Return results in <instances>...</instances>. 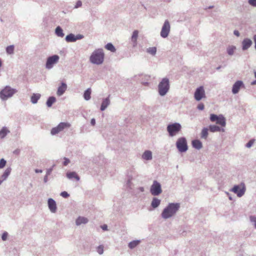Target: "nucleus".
<instances>
[{
	"mask_svg": "<svg viewBox=\"0 0 256 256\" xmlns=\"http://www.w3.org/2000/svg\"><path fill=\"white\" fill-rule=\"evenodd\" d=\"M182 129L181 125L178 123L170 124L167 126V130L170 136H174L177 134Z\"/></svg>",
	"mask_w": 256,
	"mask_h": 256,
	"instance_id": "5",
	"label": "nucleus"
},
{
	"mask_svg": "<svg viewBox=\"0 0 256 256\" xmlns=\"http://www.w3.org/2000/svg\"><path fill=\"white\" fill-rule=\"evenodd\" d=\"M97 252L99 254H102L104 252V246H98L97 248Z\"/></svg>",
	"mask_w": 256,
	"mask_h": 256,
	"instance_id": "39",
	"label": "nucleus"
},
{
	"mask_svg": "<svg viewBox=\"0 0 256 256\" xmlns=\"http://www.w3.org/2000/svg\"><path fill=\"white\" fill-rule=\"evenodd\" d=\"M59 60V56L57 55H54L49 57L46 61V68H51L53 65L58 62Z\"/></svg>",
	"mask_w": 256,
	"mask_h": 256,
	"instance_id": "12",
	"label": "nucleus"
},
{
	"mask_svg": "<svg viewBox=\"0 0 256 256\" xmlns=\"http://www.w3.org/2000/svg\"><path fill=\"white\" fill-rule=\"evenodd\" d=\"M139 243L140 241L138 240H134L129 243L128 246L130 248H133L136 247Z\"/></svg>",
	"mask_w": 256,
	"mask_h": 256,
	"instance_id": "36",
	"label": "nucleus"
},
{
	"mask_svg": "<svg viewBox=\"0 0 256 256\" xmlns=\"http://www.w3.org/2000/svg\"><path fill=\"white\" fill-rule=\"evenodd\" d=\"M16 92L17 90L16 89L6 86L0 92V98L2 100H6L12 97Z\"/></svg>",
	"mask_w": 256,
	"mask_h": 256,
	"instance_id": "3",
	"label": "nucleus"
},
{
	"mask_svg": "<svg viewBox=\"0 0 256 256\" xmlns=\"http://www.w3.org/2000/svg\"><path fill=\"white\" fill-rule=\"evenodd\" d=\"M4 180H2V178H1L0 179V185L2 183V182L4 181Z\"/></svg>",
	"mask_w": 256,
	"mask_h": 256,
	"instance_id": "54",
	"label": "nucleus"
},
{
	"mask_svg": "<svg viewBox=\"0 0 256 256\" xmlns=\"http://www.w3.org/2000/svg\"><path fill=\"white\" fill-rule=\"evenodd\" d=\"M104 53L102 50L98 49L94 50L90 56V60L92 63L96 64H102L104 60Z\"/></svg>",
	"mask_w": 256,
	"mask_h": 256,
	"instance_id": "2",
	"label": "nucleus"
},
{
	"mask_svg": "<svg viewBox=\"0 0 256 256\" xmlns=\"http://www.w3.org/2000/svg\"><path fill=\"white\" fill-rule=\"evenodd\" d=\"M49 208L52 212H54L56 209V206L55 201L52 198H50L48 200Z\"/></svg>",
	"mask_w": 256,
	"mask_h": 256,
	"instance_id": "16",
	"label": "nucleus"
},
{
	"mask_svg": "<svg viewBox=\"0 0 256 256\" xmlns=\"http://www.w3.org/2000/svg\"><path fill=\"white\" fill-rule=\"evenodd\" d=\"M56 99L54 96H50V97L47 102H46V105L48 107H50L52 104L56 102Z\"/></svg>",
	"mask_w": 256,
	"mask_h": 256,
	"instance_id": "28",
	"label": "nucleus"
},
{
	"mask_svg": "<svg viewBox=\"0 0 256 256\" xmlns=\"http://www.w3.org/2000/svg\"><path fill=\"white\" fill-rule=\"evenodd\" d=\"M160 184L156 181H154L150 188V192L153 196H158L162 192Z\"/></svg>",
	"mask_w": 256,
	"mask_h": 256,
	"instance_id": "10",
	"label": "nucleus"
},
{
	"mask_svg": "<svg viewBox=\"0 0 256 256\" xmlns=\"http://www.w3.org/2000/svg\"><path fill=\"white\" fill-rule=\"evenodd\" d=\"M194 97L197 101H200L202 98H206L205 91L202 86H200L196 88L194 94Z\"/></svg>",
	"mask_w": 256,
	"mask_h": 256,
	"instance_id": "9",
	"label": "nucleus"
},
{
	"mask_svg": "<svg viewBox=\"0 0 256 256\" xmlns=\"http://www.w3.org/2000/svg\"><path fill=\"white\" fill-rule=\"evenodd\" d=\"M170 88L169 80L166 78H163L158 84V92L160 96L165 95Z\"/></svg>",
	"mask_w": 256,
	"mask_h": 256,
	"instance_id": "4",
	"label": "nucleus"
},
{
	"mask_svg": "<svg viewBox=\"0 0 256 256\" xmlns=\"http://www.w3.org/2000/svg\"><path fill=\"white\" fill-rule=\"evenodd\" d=\"M176 145L180 152H184L188 150L187 142L184 138H179L176 142Z\"/></svg>",
	"mask_w": 256,
	"mask_h": 256,
	"instance_id": "8",
	"label": "nucleus"
},
{
	"mask_svg": "<svg viewBox=\"0 0 256 256\" xmlns=\"http://www.w3.org/2000/svg\"><path fill=\"white\" fill-rule=\"evenodd\" d=\"M236 49V48L234 46H229L227 48V52L229 55H232Z\"/></svg>",
	"mask_w": 256,
	"mask_h": 256,
	"instance_id": "34",
	"label": "nucleus"
},
{
	"mask_svg": "<svg viewBox=\"0 0 256 256\" xmlns=\"http://www.w3.org/2000/svg\"><path fill=\"white\" fill-rule=\"evenodd\" d=\"M8 236V234L6 232H4L3 233L2 236V238L3 240H6L7 239Z\"/></svg>",
	"mask_w": 256,
	"mask_h": 256,
	"instance_id": "43",
	"label": "nucleus"
},
{
	"mask_svg": "<svg viewBox=\"0 0 256 256\" xmlns=\"http://www.w3.org/2000/svg\"><path fill=\"white\" fill-rule=\"evenodd\" d=\"M6 52L8 54H12L14 53V46H10L6 48Z\"/></svg>",
	"mask_w": 256,
	"mask_h": 256,
	"instance_id": "37",
	"label": "nucleus"
},
{
	"mask_svg": "<svg viewBox=\"0 0 256 256\" xmlns=\"http://www.w3.org/2000/svg\"><path fill=\"white\" fill-rule=\"evenodd\" d=\"M56 34L60 37H63L64 36V34L63 33V30L60 26H58L56 29Z\"/></svg>",
	"mask_w": 256,
	"mask_h": 256,
	"instance_id": "30",
	"label": "nucleus"
},
{
	"mask_svg": "<svg viewBox=\"0 0 256 256\" xmlns=\"http://www.w3.org/2000/svg\"><path fill=\"white\" fill-rule=\"evenodd\" d=\"M170 26L168 20H165L160 32V36L164 38H166L170 32Z\"/></svg>",
	"mask_w": 256,
	"mask_h": 256,
	"instance_id": "11",
	"label": "nucleus"
},
{
	"mask_svg": "<svg viewBox=\"0 0 256 256\" xmlns=\"http://www.w3.org/2000/svg\"><path fill=\"white\" fill-rule=\"evenodd\" d=\"M67 88V86L64 83H62V85L60 86L58 88L57 91V94L59 96H62L66 90Z\"/></svg>",
	"mask_w": 256,
	"mask_h": 256,
	"instance_id": "17",
	"label": "nucleus"
},
{
	"mask_svg": "<svg viewBox=\"0 0 256 256\" xmlns=\"http://www.w3.org/2000/svg\"><path fill=\"white\" fill-rule=\"evenodd\" d=\"M160 200L159 199L154 198L152 202L151 206L153 208H156L160 204Z\"/></svg>",
	"mask_w": 256,
	"mask_h": 256,
	"instance_id": "23",
	"label": "nucleus"
},
{
	"mask_svg": "<svg viewBox=\"0 0 256 256\" xmlns=\"http://www.w3.org/2000/svg\"><path fill=\"white\" fill-rule=\"evenodd\" d=\"M110 104V100L108 98H106L104 100L102 104L100 110H104Z\"/></svg>",
	"mask_w": 256,
	"mask_h": 256,
	"instance_id": "25",
	"label": "nucleus"
},
{
	"mask_svg": "<svg viewBox=\"0 0 256 256\" xmlns=\"http://www.w3.org/2000/svg\"><path fill=\"white\" fill-rule=\"evenodd\" d=\"M253 39H254V42L255 43V48L256 50V34H255L254 36Z\"/></svg>",
	"mask_w": 256,
	"mask_h": 256,
	"instance_id": "51",
	"label": "nucleus"
},
{
	"mask_svg": "<svg viewBox=\"0 0 256 256\" xmlns=\"http://www.w3.org/2000/svg\"><path fill=\"white\" fill-rule=\"evenodd\" d=\"M70 126V124L68 122H60L57 126L52 129L50 133L54 135L62 131L65 128H69Z\"/></svg>",
	"mask_w": 256,
	"mask_h": 256,
	"instance_id": "6",
	"label": "nucleus"
},
{
	"mask_svg": "<svg viewBox=\"0 0 256 256\" xmlns=\"http://www.w3.org/2000/svg\"><path fill=\"white\" fill-rule=\"evenodd\" d=\"M210 128V130L211 132H220V128L217 126H216V125H210L209 127Z\"/></svg>",
	"mask_w": 256,
	"mask_h": 256,
	"instance_id": "32",
	"label": "nucleus"
},
{
	"mask_svg": "<svg viewBox=\"0 0 256 256\" xmlns=\"http://www.w3.org/2000/svg\"><path fill=\"white\" fill-rule=\"evenodd\" d=\"M204 106L203 104H200L198 106V108L200 110H203L204 109Z\"/></svg>",
	"mask_w": 256,
	"mask_h": 256,
	"instance_id": "46",
	"label": "nucleus"
},
{
	"mask_svg": "<svg viewBox=\"0 0 256 256\" xmlns=\"http://www.w3.org/2000/svg\"><path fill=\"white\" fill-rule=\"evenodd\" d=\"M35 172H36V173H38V172H42V170H40L36 169V170H35Z\"/></svg>",
	"mask_w": 256,
	"mask_h": 256,
	"instance_id": "53",
	"label": "nucleus"
},
{
	"mask_svg": "<svg viewBox=\"0 0 256 256\" xmlns=\"http://www.w3.org/2000/svg\"><path fill=\"white\" fill-rule=\"evenodd\" d=\"M40 94H34L31 96V102L33 104H36L38 100L40 99Z\"/></svg>",
	"mask_w": 256,
	"mask_h": 256,
	"instance_id": "24",
	"label": "nucleus"
},
{
	"mask_svg": "<svg viewBox=\"0 0 256 256\" xmlns=\"http://www.w3.org/2000/svg\"><path fill=\"white\" fill-rule=\"evenodd\" d=\"M179 208L180 204H170L164 210L162 214V216L164 219L170 218L176 213Z\"/></svg>",
	"mask_w": 256,
	"mask_h": 256,
	"instance_id": "1",
	"label": "nucleus"
},
{
	"mask_svg": "<svg viewBox=\"0 0 256 256\" xmlns=\"http://www.w3.org/2000/svg\"><path fill=\"white\" fill-rule=\"evenodd\" d=\"M6 164V160H5L4 158L1 159L0 160V168H4Z\"/></svg>",
	"mask_w": 256,
	"mask_h": 256,
	"instance_id": "40",
	"label": "nucleus"
},
{
	"mask_svg": "<svg viewBox=\"0 0 256 256\" xmlns=\"http://www.w3.org/2000/svg\"><path fill=\"white\" fill-rule=\"evenodd\" d=\"M148 52L152 55H154L156 52V47L150 48L147 50Z\"/></svg>",
	"mask_w": 256,
	"mask_h": 256,
	"instance_id": "38",
	"label": "nucleus"
},
{
	"mask_svg": "<svg viewBox=\"0 0 256 256\" xmlns=\"http://www.w3.org/2000/svg\"><path fill=\"white\" fill-rule=\"evenodd\" d=\"M91 124L92 125L94 126L96 124V121H95V120L94 118H92V120H91Z\"/></svg>",
	"mask_w": 256,
	"mask_h": 256,
	"instance_id": "52",
	"label": "nucleus"
},
{
	"mask_svg": "<svg viewBox=\"0 0 256 256\" xmlns=\"http://www.w3.org/2000/svg\"><path fill=\"white\" fill-rule=\"evenodd\" d=\"M192 145L194 148L198 150L202 148V143L200 140H194L192 142Z\"/></svg>",
	"mask_w": 256,
	"mask_h": 256,
	"instance_id": "19",
	"label": "nucleus"
},
{
	"mask_svg": "<svg viewBox=\"0 0 256 256\" xmlns=\"http://www.w3.org/2000/svg\"><path fill=\"white\" fill-rule=\"evenodd\" d=\"M210 120L212 122H216V124H220L222 126H226V119L222 115L217 116L214 114H211Z\"/></svg>",
	"mask_w": 256,
	"mask_h": 256,
	"instance_id": "7",
	"label": "nucleus"
},
{
	"mask_svg": "<svg viewBox=\"0 0 256 256\" xmlns=\"http://www.w3.org/2000/svg\"><path fill=\"white\" fill-rule=\"evenodd\" d=\"M70 160L67 158H64V165L66 166L68 164L70 163Z\"/></svg>",
	"mask_w": 256,
	"mask_h": 256,
	"instance_id": "48",
	"label": "nucleus"
},
{
	"mask_svg": "<svg viewBox=\"0 0 256 256\" xmlns=\"http://www.w3.org/2000/svg\"><path fill=\"white\" fill-rule=\"evenodd\" d=\"M60 196L64 198H66L69 196V194L66 192H61Z\"/></svg>",
	"mask_w": 256,
	"mask_h": 256,
	"instance_id": "44",
	"label": "nucleus"
},
{
	"mask_svg": "<svg viewBox=\"0 0 256 256\" xmlns=\"http://www.w3.org/2000/svg\"><path fill=\"white\" fill-rule=\"evenodd\" d=\"M66 40L68 42H74L76 40V38H75L74 36L71 34L68 35L66 38Z\"/></svg>",
	"mask_w": 256,
	"mask_h": 256,
	"instance_id": "29",
	"label": "nucleus"
},
{
	"mask_svg": "<svg viewBox=\"0 0 256 256\" xmlns=\"http://www.w3.org/2000/svg\"><path fill=\"white\" fill-rule=\"evenodd\" d=\"M254 140H250L248 143H247L246 146L247 148H250L252 146L254 142Z\"/></svg>",
	"mask_w": 256,
	"mask_h": 256,
	"instance_id": "41",
	"label": "nucleus"
},
{
	"mask_svg": "<svg viewBox=\"0 0 256 256\" xmlns=\"http://www.w3.org/2000/svg\"><path fill=\"white\" fill-rule=\"evenodd\" d=\"M105 48L106 49L111 51L112 52H114L116 51L115 48L111 43H108L107 44H106Z\"/></svg>",
	"mask_w": 256,
	"mask_h": 256,
	"instance_id": "35",
	"label": "nucleus"
},
{
	"mask_svg": "<svg viewBox=\"0 0 256 256\" xmlns=\"http://www.w3.org/2000/svg\"><path fill=\"white\" fill-rule=\"evenodd\" d=\"M249 4L253 6H256V0H249Z\"/></svg>",
	"mask_w": 256,
	"mask_h": 256,
	"instance_id": "45",
	"label": "nucleus"
},
{
	"mask_svg": "<svg viewBox=\"0 0 256 256\" xmlns=\"http://www.w3.org/2000/svg\"><path fill=\"white\" fill-rule=\"evenodd\" d=\"M138 32L137 30L134 31L132 35L131 38V40L133 42L134 46L136 45V41L138 37Z\"/></svg>",
	"mask_w": 256,
	"mask_h": 256,
	"instance_id": "20",
	"label": "nucleus"
},
{
	"mask_svg": "<svg viewBox=\"0 0 256 256\" xmlns=\"http://www.w3.org/2000/svg\"><path fill=\"white\" fill-rule=\"evenodd\" d=\"M10 172H11V168H7L5 170L1 178H2V180H6V178H8V176L10 175Z\"/></svg>",
	"mask_w": 256,
	"mask_h": 256,
	"instance_id": "26",
	"label": "nucleus"
},
{
	"mask_svg": "<svg viewBox=\"0 0 256 256\" xmlns=\"http://www.w3.org/2000/svg\"><path fill=\"white\" fill-rule=\"evenodd\" d=\"M66 176L70 179L74 178L77 180H80L79 176L77 175L76 173L75 172H68L66 174Z\"/></svg>",
	"mask_w": 256,
	"mask_h": 256,
	"instance_id": "22",
	"label": "nucleus"
},
{
	"mask_svg": "<svg viewBox=\"0 0 256 256\" xmlns=\"http://www.w3.org/2000/svg\"><path fill=\"white\" fill-rule=\"evenodd\" d=\"M242 86H243V83L242 81L238 80L236 82L232 87V92L233 94H237Z\"/></svg>",
	"mask_w": 256,
	"mask_h": 256,
	"instance_id": "14",
	"label": "nucleus"
},
{
	"mask_svg": "<svg viewBox=\"0 0 256 256\" xmlns=\"http://www.w3.org/2000/svg\"><path fill=\"white\" fill-rule=\"evenodd\" d=\"M10 131L6 128H3L0 130V138H4Z\"/></svg>",
	"mask_w": 256,
	"mask_h": 256,
	"instance_id": "31",
	"label": "nucleus"
},
{
	"mask_svg": "<svg viewBox=\"0 0 256 256\" xmlns=\"http://www.w3.org/2000/svg\"><path fill=\"white\" fill-rule=\"evenodd\" d=\"M250 220L252 222H254V226L256 228V217L254 216H250Z\"/></svg>",
	"mask_w": 256,
	"mask_h": 256,
	"instance_id": "42",
	"label": "nucleus"
},
{
	"mask_svg": "<svg viewBox=\"0 0 256 256\" xmlns=\"http://www.w3.org/2000/svg\"><path fill=\"white\" fill-rule=\"evenodd\" d=\"M208 136V130L207 128H204L202 130L201 132V137L206 139Z\"/></svg>",
	"mask_w": 256,
	"mask_h": 256,
	"instance_id": "33",
	"label": "nucleus"
},
{
	"mask_svg": "<svg viewBox=\"0 0 256 256\" xmlns=\"http://www.w3.org/2000/svg\"><path fill=\"white\" fill-rule=\"evenodd\" d=\"M91 90L90 88L87 89L84 92V96L86 100H89L90 98Z\"/></svg>",
	"mask_w": 256,
	"mask_h": 256,
	"instance_id": "27",
	"label": "nucleus"
},
{
	"mask_svg": "<svg viewBox=\"0 0 256 256\" xmlns=\"http://www.w3.org/2000/svg\"><path fill=\"white\" fill-rule=\"evenodd\" d=\"M88 222L87 218L84 217L79 216L76 221V224L78 226L82 224H85Z\"/></svg>",
	"mask_w": 256,
	"mask_h": 256,
	"instance_id": "18",
	"label": "nucleus"
},
{
	"mask_svg": "<svg viewBox=\"0 0 256 256\" xmlns=\"http://www.w3.org/2000/svg\"><path fill=\"white\" fill-rule=\"evenodd\" d=\"M232 191L236 194L239 197L242 196L244 193L245 188L244 184L240 186H235L232 190Z\"/></svg>",
	"mask_w": 256,
	"mask_h": 256,
	"instance_id": "13",
	"label": "nucleus"
},
{
	"mask_svg": "<svg viewBox=\"0 0 256 256\" xmlns=\"http://www.w3.org/2000/svg\"><path fill=\"white\" fill-rule=\"evenodd\" d=\"M82 4V3L81 1L79 0V1L77 2L76 5L75 6V8H78V7H80V6H81Z\"/></svg>",
	"mask_w": 256,
	"mask_h": 256,
	"instance_id": "47",
	"label": "nucleus"
},
{
	"mask_svg": "<svg viewBox=\"0 0 256 256\" xmlns=\"http://www.w3.org/2000/svg\"><path fill=\"white\" fill-rule=\"evenodd\" d=\"M102 228L103 230H107V226L106 224H104L102 226Z\"/></svg>",
	"mask_w": 256,
	"mask_h": 256,
	"instance_id": "49",
	"label": "nucleus"
},
{
	"mask_svg": "<svg viewBox=\"0 0 256 256\" xmlns=\"http://www.w3.org/2000/svg\"><path fill=\"white\" fill-rule=\"evenodd\" d=\"M234 34L236 36H240V33H239L238 31V30H234Z\"/></svg>",
	"mask_w": 256,
	"mask_h": 256,
	"instance_id": "50",
	"label": "nucleus"
},
{
	"mask_svg": "<svg viewBox=\"0 0 256 256\" xmlns=\"http://www.w3.org/2000/svg\"><path fill=\"white\" fill-rule=\"evenodd\" d=\"M142 157L144 159L146 160H151L152 158V152L150 150L146 151L142 154Z\"/></svg>",
	"mask_w": 256,
	"mask_h": 256,
	"instance_id": "21",
	"label": "nucleus"
},
{
	"mask_svg": "<svg viewBox=\"0 0 256 256\" xmlns=\"http://www.w3.org/2000/svg\"><path fill=\"white\" fill-rule=\"evenodd\" d=\"M252 44V41L249 38H245L242 42V50L248 49Z\"/></svg>",
	"mask_w": 256,
	"mask_h": 256,
	"instance_id": "15",
	"label": "nucleus"
}]
</instances>
